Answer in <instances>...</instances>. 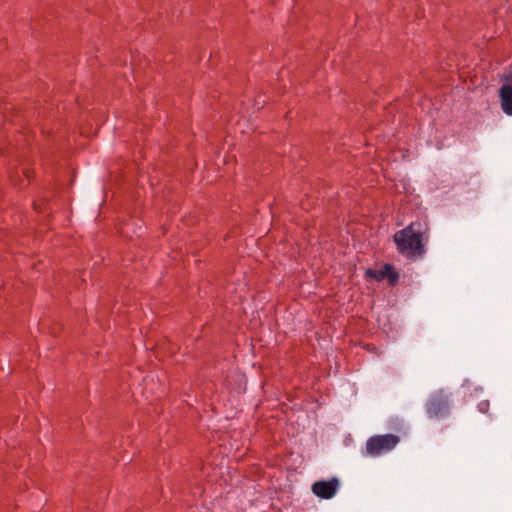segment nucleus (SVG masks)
<instances>
[{"mask_svg":"<svg viewBox=\"0 0 512 512\" xmlns=\"http://www.w3.org/2000/svg\"><path fill=\"white\" fill-rule=\"evenodd\" d=\"M429 227L426 222L414 221L397 231L393 240L396 249L407 259L415 260L426 253Z\"/></svg>","mask_w":512,"mask_h":512,"instance_id":"obj_1","label":"nucleus"},{"mask_svg":"<svg viewBox=\"0 0 512 512\" xmlns=\"http://www.w3.org/2000/svg\"><path fill=\"white\" fill-rule=\"evenodd\" d=\"M399 441V437L393 434L372 436L366 442L365 454L377 457L388 453L397 446Z\"/></svg>","mask_w":512,"mask_h":512,"instance_id":"obj_2","label":"nucleus"},{"mask_svg":"<svg viewBox=\"0 0 512 512\" xmlns=\"http://www.w3.org/2000/svg\"><path fill=\"white\" fill-rule=\"evenodd\" d=\"M449 409V397L443 390L431 394L426 403V412L430 418H438L447 414Z\"/></svg>","mask_w":512,"mask_h":512,"instance_id":"obj_3","label":"nucleus"},{"mask_svg":"<svg viewBox=\"0 0 512 512\" xmlns=\"http://www.w3.org/2000/svg\"><path fill=\"white\" fill-rule=\"evenodd\" d=\"M504 83L499 89V98L503 112L512 116V68L502 76Z\"/></svg>","mask_w":512,"mask_h":512,"instance_id":"obj_4","label":"nucleus"},{"mask_svg":"<svg viewBox=\"0 0 512 512\" xmlns=\"http://www.w3.org/2000/svg\"><path fill=\"white\" fill-rule=\"evenodd\" d=\"M338 489L339 481L337 478H332L326 481H317L312 485V492L322 499H331L335 496Z\"/></svg>","mask_w":512,"mask_h":512,"instance_id":"obj_5","label":"nucleus"},{"mask_svg":"<svg viewBox=\"0 0 512 512\" xmlns=\"http://www.w3.org/2000/svg\"><path fill=\"white\" fill-rule=\"evenodd\" d=\"M367 273L370 276L374 277L376 280H382L384 278H388L389 282L391 284L395 283L399 278L398 273L395 271L394 267L390 264H386L383 267V269H381L380 271L372 272L371 270H368Z\"/></svg>","mask_w":512,"mask_h":512,"instance_id":"obj_6","label":"nucleus"},{"mask_svg":"<svg viewBox=\"0 0 512 512\" xmlns=\"http://www.w3.org/2000/svg\"><path fill=\"white\" fill-rule=\"evenodd\" d=\"M22 173L24 175V178L20 179L19 181H17L16 178L12 176L11 181L15 186L24 187L25 185L29 184L31 178L30 170L23 169Z\"/></svg>","mask_w":512,"mask_h":512,"instance_id":"obj_7","label":"nucleus"},{"mask_svg":"<svg viewBox=\"0 0 512 512\" xmlns=\"http://www.w3.org/2000/svg\"><path fill=\"white\" fill-rule=\"evenodd\" d=\"M490 407V403L488 400H483L478 404V410L481 413H487Z\"/></svg>","mask_w":512,"mask_h":512,"instance_id":"obj_8","label":"nucleus"}]
</instances>
